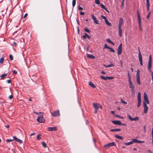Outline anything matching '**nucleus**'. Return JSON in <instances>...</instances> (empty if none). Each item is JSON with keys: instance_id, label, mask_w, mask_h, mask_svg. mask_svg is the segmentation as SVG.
<instances>
[{"instance_id": "obj_1", "label": "nucleus", "mask_w": 153, "mask_h": 153, "mask_svg": "<svg viewBox=\"0 0 153 153\" xmlns=\"http://www.w3.org/2000/svg\"><path fill=\"white\" fill-rule=\"evenodd\" d=\"M143 97L144 101L143 103L144 107L143 112L145 114H146L148 110V108L146 104H149V102L148 99L147 95L146 92H144V93Z\"/></svg>"}, {"instance_id": "obj_2", "label": "nucleus", "mask_w": 153, "mask_h": 153, "mask_svg": "<svg viewBox=\"0 0 153 153\" xmlns=\"http://www.w3.org/2000/svg\"><path fill=\"white\" fill-rule=\"evenodd\" d=\"M152 66V56L151 55H150L149 56V60L148 63V70L150 72H151L152 71L151 70V68Z\"/></svg>"}, {"instance_id": "obj_3", "label": "nucleus", "mask_w": 153, "mask_h": 153, "mask_svg": "<svg viewBox=\"0 0 153 153\" xmlns=\"http://www.w3.org/2000/svg\"><path fill=\"white\" fill-rule=\"evenodd\" d=\"M122 44L121 43L119 45L117 48V54L118 55H120L122 52Z\"/></svg>"}, {"instance_id": "obj_4", "label": "nucleus", "mask_w": 153, "mask_h": 153, "mask_svg": "<svg viewBox=\"0 0 153 153\" xmlns=\"http://www.w3.org/2000/svg\"><path fill=\"white\" fill-rule=\"evenodd\" d=\"M138 49H139V47H138ZM139 51V53H138V58L139 59L140 61V64L141 65H143V60H142V56L140 53V50L139 49L138 50Z\"/></svg>"}, {"instance_id": "obj_5", "label": "nucleus", "mask_w": 153, "mask_h": 153, "mask_svg": "<svg viewBox=\"0 0 153 153\" xmlns=\"http://www.w3.org/2000/svg\"><path fill=\"white\" fill-rule=\"evenodd\" d=\"M51 113L52 116L54 117H58L60 115L59 110H57L54 111L53 113Z\"/></svg>"}, {"instance_id": "obj_6", "label": "nucleus", "mask_w": 153, "mask_h": 153, "mask_svg": "<svg viewBox=\"0 0 153 153\" xmlns=\"http://www.w3.org/2000/svg\"><path fill=\"white\" fill-rule=\"evenodd\" d=\"M127 117L131 121H137L139 120V118L138 117H136L134 118H132V117L129 115H128Z\"/></svg>"}, {"instance_id": "obj_7", "label": "nucleus", "mask_w": 153, "mask_h": 153, "mask_svg": "<svg viewBox=\"0 0 153 153\" xmlns=\"http://www.w3.org/2000/svg\"><path fill=\"white\" fill-rule=\"evenodd\" d=\"M37 120L40 123H43L45 121V119L42 116H38Z\"/></svg>"}, {"instance_id": "obj_8", "label": "nucleus", "mask_w": 153, "mask_h": 153, "mask_svg": "<svg viewBox=\"0 0 153 153\" xmlns=\"http://www.w3.org/2000/svg\"><path fill=\"white\" fill-rule=\"evenodd\" d=\"M91 16L92 19L94 21V22L97 24H98L99 21L97 20L96 17L95 16L93 15H92Z\"/></svg>"}, {"instance_id": "obj_9", "label": "nucleus", "mask_w": 153, "mask_h": 153, "mask_svg": "<svg viewBox=\"0 0 153 153\" xmlns=\"http://www.w3.org/2000/svg\"><path fill=\"white\" fill-rule=\"evenodd\" d=\"M13 138L14 140L19 142V143L21 144L23 143V141L22 140L17 138L16 136H13Z\"/></svg>"}, {"instance_id": "obj_10", "label": "nucleus", "mask_w": 153, "mask_h": 153, "mask_svg": "<svg viewBox=\"0 0 153 153\" xmlns=\"http://www.w3.org/2000/svg\"><path fill=\"white\" fill-rule=\"evenodd\" d=\"M112 123L115 125H120L121 124V121L119 120H113L112 121Z\"/></svg>"}, {"instance_id": "obj_11", "label": "nucleus", "mask_w": 153, "mask_h": 153, "mask_svg": "<svg viewBox=\"0 0 153 153\" xmlns=\"http://www.w3.org/2000/svg\"><path fill=\"white\" fill-rule=\"evenodd\" d=\"M123 19L121 18H120L119 22V25L118 27H121L122 25L123 24Z\"/></svg>"}, {"instance_id": "obj_12", "label": "nucleus", "mask_w": 153, "mask_h": 153, "mask_svg": "<svg viewBox=\"0 0 153 153\" xmlns=\"http://www.w3.org/2000/svg\"><path fill=\"white\" fill-rule=\"evenodd\" d=\"M48 130L49 131H57V128L56 127H48Z\"/></svg>"}, {"instance_id": "obj_13", "label": "nucleus", "mask_w": 153, "mask_h": 153, "mask_svg": "<svg viewBox=\"0 0 153 153\" xmlns=\"http://www.w3.org/2000/svg\"><path fill=\"white\" fill-rule=\"evenodd\" d=\"M133 140L134 141V142L137 143H144V141H141L136 139H133Z\"/></svg>"}, {"instance_id": "obj_14", "label": "nucleus", "mask_w": 153, "mask_h": 153, "mask_svg": "<svg viewBox=\"0 0 153 153\" xmlns=\"http://www.w3.org/2000/svg\"><path fill=\"white\" fill-rule=\"evenodd\" d=\"M129 81V87L131 89H133L134 88V85L133 83L131 81Z\"/></svg>"}, {"instance_id": "obj_15", "label": "nucleus", "mask_w": 153, "mask_h": 153, "mask_svg": "<svg viewBox=\"0 0 153 153\" xmlns=\"http://www.w3.org/2000/svg\"><path fill=\"white\" fill-rule=\"evenodd\" d=\"M99 105V103H93V105L94 108L96 109H98L99 108V105Z\"/></svg>"}, {"instance_id": "obj_16", "label": "nucleus", "mask_w": 153, "mask_h": 153, "mask_svg": "<svg viewBox=\"0 0 153 153\" xmlns=\"http://www.w3.org/2000/svg\"><path fill=\"white\" fill-rule=\"evenodd\" d=\"M100 6L102 8L105 10L108 13H109V12L108 10L107 9V8L105 7L104 5H103L102 4H100Z\"/></svg>"}, {"instance_id": "obj_17", "label": "nucleus", "mask_w": 153, "mask_h": 153, "mask_svg": "<svg viewBox=\"0 0 153 153\" xmlns=\"http://www.w3.org/2000/svg\"><path fill=\"white\" fill-rule=\"evenodd\" d=\"M119 29V36L120 37H122V30L121 28V27H118Z\"/></svg>"}, {"instance_id": "obj_18", "label": "nucleus", "mask_w": 153, "mask_h": 153, "mask_svg": "<svg viewBox=\"0 0 153 153\" xmlns=\"http://www.w3.org/2000/svg\"><path fill=\"white\" fill-rule=\"evenodd\" d=\"M87 56L88 58L90 59H94L95 58V57L92 54H87Z\"/></svg>"}, {"instance_id": "obj_19", "label": "nucleus", "mask_w": 153, "mask_h": 153, "mask_svg": "<svg viewBox=\"0 0 153 153\" xmlns=\"http://www.w3.org/2000/svg\"><path fill=\"white\" fill-rule=\"evenodd\" d=\"M83 37L84 39H86L87 38L89 39H90L91 38V36H88L87 33H85V35H84L83 36Z\"/></svg>"}, {"instance_id": "obj_20", "label": "nucleus", "mask_w": 153, "mask_h": 153, "mask_svg": "<svg viewBox=\"0 0 153 153\" xmlns=\"http://www.w3.org/2000/svg\"><path fill=\"white\" fill-rule=\"evenodd\" d=\"M114 136L116 138L119 139L120 140H122L124 139L123 137L117 135H115Z\"/></svg>"}, {"instance_id": "obj_21", "label": "nucleus", "mask_w": 153, "mask_h": 153, "mask_svg": "<svg viewBox=\"0 0 153 153\" xmlns=\"http://www.w3.org/2000/svg\"><path fill=\"white\" fill-rule=\"evenodd\" d=\"M134 143V141H133V140H132L128 142V143H124V144L126 145H129L131 144H132Z\"/></svg>"}, {"instance_id": "obj_22", "label": "nucleus", "mask_w": 153, "mask_h": 153, "mask_svg": "<svg viewBox=\"0 0 153 153\" xmlns=\"http://www.w3.org/2000/svg\"><path fill=\"white\" fill-rule=\"evenodd\" d=\"M89 85L93 88H96L95 85L91 82H89Z\"/></svg>"}, {"instance_id": "obj_23", "label": "nucleus", "mask_w": 153, "mask_h": 153, "mask_svg": "<svg viewBox=\"0 0 153 153\" xmlns=\"http://www.w3.org/2000/svg\"><path fill=\"white\" fill-rule=\"evenodd\" d=\"M137 82L139 85L140 84V76H137Z\"/></svg>"}, {"instance_id": "obj_24", "label": "nucleus", "mask_w": 153, "mask_h": 153, "mask_svg": "<svg viewBox=\"0 0 153 153\" xmlns=\"http://www.w3.org/2000/svg\"><path fill=\"white\" fill-rule=\"evenodd\" d=\"M141 103V99H138V103L137 107L139 108L140 107Z\"/></svg>"}, {"instance_id": "obj_25", "label": "nucleus", "mask_w": 153, "mask_h": 153, "mask_svg": "<svg viewBox=\"0 0 153 153\" xmlns=\"http://www.w3.org/2000/svg\"><path fill=\"white\" fill-rule=\"evenodd\" d=\"M105 23L108 26H111L112 25L111 23L109 22L107 19V20H105Z\"/></svg>"}, {"instance_id": "obj_26", "label": "nucleus", "mask_w": 153, "mask_h": 153, "mask_svg": "<svg viewBox=\"0 0 153 153\" xmlns=\"http://www.w3.org/2000/svg\"><path fill=\"white\" fill-rule=\"evenodd\" d=\"M106 40L108 42L111 43V44L113 45H114V44L112 42L109 38L107 39H106Z\"/></svg>"}, {"instance_id": "obj_27", "label": "nucleus", "mask_w": 153, "mask_h": 153, "mask_svg": "<svg viewBox=\"0 0 153 153\" xmlns=\"http://www.w3.org/2000/svg\"><path fill=\"white\" fill-rule=\"evenodd\" d=\"M108 145H109V147L110 146H114L115 145V143L114 142H111V143H108Z\"/></svg>"}, {"instance_id": "obj_28", "label": "nucleus", "mask_w": 153, "mask_h": 153, "mask_svg": "<svg viewBox=\"0 0 153 153\" xmlns=\"http://www.w3.org/2000/svg\"><path fill=\"white\" fill-rule=\"evenodd\" d=\"M137 19H138V23H139V25H141V19L140 18V17H137Z\"/></svg>"}, {"instance_id": "obj_29", "label": "nucleus", "mask_w": 153, "mask_h": 153, "mask_svg": "<svg viewBox=\"0 0 153 153\" xmlns=\"http://www.w3.org/2000/svg\"><path fill=\"white\" fill-rule=\"evenodd\" d=\"M114 65L113 64H110L108 65H105V66L106 67V68H108V67H113L114 66Z\"/></svg>"}, {"instance_id": "obj_30", "label": "nucleus", "mask_w": 153, "mask_h": 153, "mask_svg": "<svg viewBox=\"0 0 153 153\" xmlns=\"http://www.w3.org/2000/svg\"><path fill=\"white\" fill-rule=\"evenodd\" d=\"M42 146L44 148H45L46 147H47L46 144L45 142H42Z\"/></svg>"}, {"instance_id": "obj_31", "label": "nucleus", "mask_w": 153, "mask_h": 153, "mask_svg": "<svg viewBox=\"0 0 153 153\" xmlns=\"http://www.w3.org/2000/svg\"><path fill=\"white\" fill-rule=\"evenodd\" d=\"M146 5H147V10L148 11H149V7H150L149 3H146Z\"/></svg>"}, {"instance_id": "obj_32", "label": "nucleus", "mask_w": 153, "mask_h": 153, "mask_svg": "<svg viewBox=\"0 0 153 153\" xmlns=\"http://www.w3.org/2000/svg\"><path fill=\"white\" fill-rule=\"evenodd\" d=\"M140 76V71L139 70H137V71L136 76Z\"/></svg>"}, {"instance_id": "obj_33", "label": "nucleus", "mask_w": 153, "mask_h": 153, "mask_svg": "<svg viewBox=\"0 0 153 153\" xmlns=\"http://www.w3.org/2000/svg\"><path fill=\"white\" fill-rule=\"evenodd\" d=\"M128 81H131V75L130 74L129 72H128Z\"/></svg>"}, {"instance_id": "obj_34", "label": "nucleus", "mask_w": 153, "mask_h": 153, "mask_svg": "<svg viewBox=\"0 0 153 153\" xmlns=\"http://www.w3.org/2000/svg\"><path fill=\"white\" fill-rule=\"evenodd\" d=\"M104 147L106 149H108L109 147L108 143L107 144L104 145Z\"/></svg>"}, {"instance_id": "obj_35", "label": "nucleus", "mask_w": 153, "mask_h": 153, "mask_svg": "<svg viewBox=\"0 0 153 153\" xmlns=\"http://www.w3.org/2000/svg\"><path fill=\"white\" fill-rule=\"evenodd\" d=\"M110 47L108 46V45L106 44H104V49L106 48V49H109V48H110Z\"/></svg>"}, {"instance_id": "obj_36", "label": "nucleus", "mask_w": 153, "mask_h": 153, "mask_svg": "<svg viewBox=\"0 0 153 153\" xmlns=\"http://www.w3.org/2000/svg\"><path fill=\"white\" fill-rule=\"evenodd\" d=\"M138 99H141V94L140 92H138L137 96Z\"/></svg>"}, {"instance_id": "obj_37", "label": "nucleus", "mask_w": 153, "mask_h": 153, "mask_svg": "<svg viewBox=\"0 0 153 153\" xmlns=\"http://www.w3.org/2000/svg\"><path fill=\"white\" fill-rule=\"evenodd\" d=\"M76 4V0H73L72 1V6L73 7H74Z\"/></svg>"}, {"instance_id": "obj_38", "label": "nucleus", "mask_w": 153, "mask_h": 153, "mask_svg": "<svg viewBox=\"0 0 153 153\" xmlns=\"http://www.w3.org/2000/svg\"><path fill=\"white\" fill-rule=\"evenodd\" d=\"M14 140V139L13 140L11 139H8L6 140V141L7 142H9L12 141H13Z\"/></svg>"}, {"instance_id": "obj_39", "label": "nucleus", "mask_w": 153, "mask_h": 153, "mask_svg": "<svg viewBox=\"0 0 153 153\" xmlns=\"http://www.w3.org/2000/svg\"><path fill=\"white\" fill-rule=\"evenodd\" d=\"M9 58L10 60H13V56L11 54H10L9 55Z\"/></svg>"}, {"instance_id": "obj_40", "label": "nucleus", "mask_w": 153, "mask_h": 153, "mask_svg": "<svg viewBox=\"0 0 153 153\" xmlns=\"http://www.w3.org/2000/svg\"><path fill=\"white\" fill-rule=\"evenodd\" d=\"M109 49L110 51L111 52H112L113 53H114L115 52V51L112 48L110 47V48H109Z\"/></svg>"}, {"instance_id": "obj_41", "label": "nucleus", "mask_w": 153, "mask_h": 153, "mask_svg": "<svg viewBox=\"0 0 153 153\" xmlns=\"http://www.w3.org/2000/svg\"><path fill=\"white\" fill-rule=\"evenodd\" d=\"M100 77L101 79H104V80H106L107 79V76L106 77H105L104 76H100Z\"/></svg>"}, {"instance_id": "obj_42", "label": "nucleus", "mask_w": 153, "mask_h": 153, "mask_svg": "<svg viewBox=\"0 0 153 153\" xmlns=\"http://www.w3.org/2000/svg\"><path fill=\"white\" fill-rule=\"evenodd\" d=\"M121 102L123 103V104H127V102H126V101L123 100H121Z\"/></svg>"}, {"instance_id": "obj_43", "label": "nucleus", "mask_w": 153, "mask_h": 153, "mask_svg": "<svg viewBox=\"0 0 153 153\" xmlns=\"http://www.w3.org/2000/svg\"><path fill=\"white\" fill-rule=\"evenodd\" d=\"M84 30L85 32H86L88 33H90V30L86 28H85Z\"/></svg>"}, {"instance_id": "obj_44", "label": "nucleus", "mask_w": 153, "mask_h": 153, "mask_svg": "<svg viewBox=\"0 0 153 153\" xmlns=\"http://www.w3.org/2000/svg\"><path fill=\"white\" fill-rule=\"evenodd\" d=\"M7 75V73H6V74H3L1 75V77L2 78H3L4 77L6 76Z\"/></svg>"}, {"instance_id": "obj_45", "label": "nucleus", "mask_w": 153, "mask_h": 153, "mask_svg": "<svg viewBox=\"0 0 153 153\" xmlns=\"http://www.w3.org/2000/svg\"><path fill=\"white\" fill-rule=\"evenodd\" d=\"M95 3L96 4H100V0H95Z\"/></svg>"}, {"instance_id": "obj_46", "label": "nucleus", "mask_w": 153, "mask_h": 153, "mask_svg": "<svg viewBox=\"0 0 153 153\" xmlns=\"http://www.w3.org/2000/svg\"><path fill=\"white\" fill-rule=\"evenodd\" d=\"M101 17L105 20H105H107L106 17L105 16H104L103 15H101Z\"/></svg>"}, {"instance_id": "obj_47", "label": "nucleus", "mask_w": 153, "mask_h": 153, "mask_svg": "<svg viewBox=\"0 0 153 153\" xmlns=\"http://www.w3.org/2000/svg\"><path fill=\"white\" fill-rule=\"evenodd\" d=\"M41 136V135L39 134L37 135V138L38 140H39L41 139V137H40Z\"/></svg>"}, {"instance_id": "obj_48", "label": "nucleus", "mask_w": 153, "mask_h": 153, "mask_svg": "<svg viewBox=\"0 0 153 153\" xmlns=\"http://www.w3.org/2000/svg\"><path fill=\"white\" fill-rule=\"evenodd\" d=\"M107 79H113L114 77H109V76H107Z\"/></svg>"}, {"instance_id": "obj_49", "label": "nucleus", "mask_w": 153, "mask_h": 153, "mask_svg": "<svg viewBox=\"0 0 153 153\" xmlns=\"http://www.w3.org/2000/svg\"><path fill=\"white\" fill-rule=\"evenodd\" d=\"M4 60V59L3 58H1L0 59V63H3Z\"/></svg>"}, {"instance_id": "obj_50", "label": "nucleus", "mask_w": 153, "mask_h": 153, "mask_svg": "<svg viewBox=\"0 0 153 153\" xmlns=\"http://www.w3.org/2000/svg\"><path fill=\"white\" fill-rule=\"evenodd\" d=\"M151 13V12H150L149 13V14L147 15V19H149V18L150 17V14Z\"/></svg>"}, {"instance_id": "obj_51", "label": "nucleus", "mask_w": 153, "mask_h": 153, "mask_svg": "<svg viewBox=\"0 0 153 153\" xmlns=\"http://www.w3.org/2000/svg\"><path fill=\"white\" fill-rule=\"evenodd\" d=\"M13 98V96L12 95H10L8 97V98H9V99L10 100L12 99Z\"/></svg>"}, {"instance_id": "obj_52", "label": "nucleus", "mask_w": 153, "mask_h": 153, "mask_svg": "<svg viewBox=\"0 0 153 153\" xmlns=\"http://www.w3.org/2000/svg\"><path fill=\"white\" fill-rule=\"evenodd\" d=\"M78 9L79 10H82L83 9V8L81 7H80V6H79L78 7Z\"/></svg>"}, {"instance_id": "obj_53", "label": "nucleus", "mask_w": 153, "mask_h": 153, "mask_svg": "<svg viewBox=\"0 0 153 153\" xmlns=\"http://www.w3.org/2000/svg\"><path fill=\"white\" fill-rule=\"evenodd\" d=\"M120 129L119 128H115V131H120Z\"/></svg>"}, {"instance_id": "obj_54", "label": "nucleus", "mask_w": 153, "mask_h": 153, "mask_svg": "<svg viewBox=\"0 0 153 153\" xmlns=\"http://www.w3.org/2000/svg\"><path fill=\"white\" fill-rule=\"evenodd\" d=\"M13 74H14L15 75L17 74V72L15 70L13 71Z\"/></svg>"}, {"instance_id": "obj_55", "label": "nucleus", "mask_w": 153, "mask_h": 153, "mask_svg": "<svg viewBox=\"0 0 153 153\" xmlns=\"http://www.w3.org/2000/svg\"><path fill=\"white\" fill-rule=\"evenodd\" d=\"M137 17H140V13L139 12L138 10H137Z\"/></svg>"}, {"instance_id": "obj_56", "label": "nucleus", "mask_w": 153, "mask_h": 153, "mask_svg": "<svg viewBox=\"0 0 153 153\" xmlns=\"http://www.w3.org/2000/svg\"><path fill=\"white\" fill-rule=\"evenodd\" d=\"M34 113L35 114H36V115L38 114L39 113H40V114H42V113H41V112H36L35 111H34Z\"/></svg>"}, {"instance_id": "obj_57", "label": "nucleus", "mask_w": 153, "mask_h": 153, "mask_svg": "<svg viewBox=\"0 0 153 153\" xmlns=\"http://www.w3.org/2000/svg\"><path fill=\"white\" fill-rule=\"evenodd\" d=\"M139 29L140 30H142V27H141V25H139Z\"/></svg>"}, {"instance_id": "obj_58", "label": "nucleus", "mask_w": 153, "mask_h": 153, "mask_svg": "<svg viewBox=\"0 0 153 153\" xmlns=\"http://www.w3.org/2000/svg\"><path fill=\"white\" fill-rule=\"evenodd\" d=\"M80 14L81 15H84L85 13L84 12H81L80 13Z\"/></svg>"}, {"instance_id": "obj_59", "label": "nucleus", "mask_w": 153, "mask_h": 153, "mask_svg": "<svg viewBox=\"0 0 153 153\" xmlns=\"http://www.w3.org/2000/svg\"><path fill=\"white\" fill-rule=\"evenodd\" d=\"M7 82L8 83H11V80H7Z\"/></svg>"}, {"instance_id": "obj_60", "label": "nucleus", "mask_w": 153, "mask_h": 153, "mask_svg": "<svg viewBox=\"0 0 153 153\" xmlns=\"http://www.w3.org/2000/svg\"><path fill=\"white\" fill-rule=\"evenodd\" d=\"M27 13H26L25 14L24 16V18H26V17H27Z\"/></svg>"}, {"instance_id": "obj_61", "label": "nucleus", "mask_w": 153, "mask_h": 153, "mask_svg": "<svg viewBox=\"0 0 153 153\" xmlns=\"http://www.w3.org/2000/svg\"><path fill=\"white\" fill-rule=\"evenodd\" d=\"M95 109V110H94V113L95 114H97V109Z\"/></svg>"}, {"instance_id": "obj_62", "label": "nucleus", "mask_w": 153, "mask_h": 153, "mask_svg": "<svg viewBox=\"0 0 153 153\" xmlns=\"http://www.w3.org/2000/svg\"><path fill=\"white\" fill-rule=\"evenodd\" d=\"M116 117H120V118H122V119H123V117H121L119 115H117L116 116Z\"/></svg>"}, {"instance_id": "obj_63", "label": "nucleus", "mask_w": 153, "mask_h": 153, "mask_svg": "<svg viewBox=\"0 0 153 153\" xmlns=\"http://www.w3.org/2000/svg\"><path fill=\"white\" fill-rule=\"evenodd\" d=\"M98 105H99V108H100L101 109L102 108V106L100 104H99Z\"/></svg>"}, {"instance_id": "obj_64", "label": "nucleus", "mask_w": 153, "mask_h": 153, "mask_svg": "<svg viewBox=\"0 0 153 153\" xmlns=\"http://www.w3.org/2000/svg\"><path fill=\"white\" fill-rule=\"evenodd\" d=\"M101 73L102 74H105V72H104V71H101Z\"/></svg>"}]
</instances>
